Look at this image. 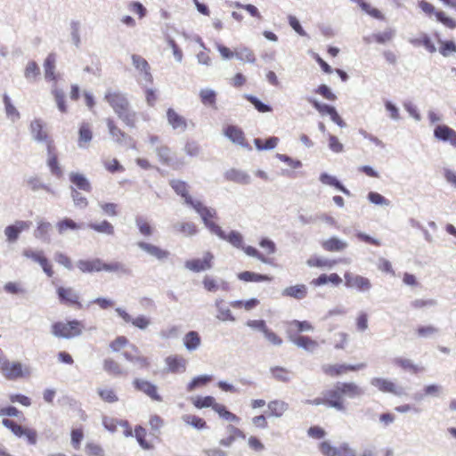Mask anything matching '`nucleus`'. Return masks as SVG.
<instances>
[{
    "instance_id": "1",
    "label": "nucleus",
    "mask_w": 456,
    "mask_h": 456,
    "mask_svg": "<svg viewBox=\"0 0 456 456\" xmlns=\"http://www.w3.org/2000/svg\"><path fill=\"white\" fill-rule=\"evenodd\" d=\"M104 100L126 126L131 128L135 127L137 114L131 108L126 94L120 91L107 90Z\"/></svg>"
},
{
    "instance_id": "2",
    "label": "nucleus",
    "mask_w": 456,
    "mask_h": 456,
    "mask_svg": "<svg viewBox=\"0 0 456 456\" xmlns=\"http://www.w3.org/2000/svg\"><path fill=\"white\" fill-rule=\"evenodd\" d=\"M83 328L82 322L77 320L67 322H56L51 326V333L58 338L70 339L79 337L82 334Z\"/></svg>"
},
{
    "instance_id": "3",
    "label": "nucleus",
    "mask_w": 456,
    "mask_h": 456,
    "mask_svg": "<svg viewBox=\"0 0 456 456\" xmlns=\"http://www.w3.org/2000/svg\"><path fill=\"white\" fill-rule=\"evenodd\" d=\"M29 133L33 141L38 143H45L46 148L49 143L53 144L48 133L45 129V123L41 118H35L29 124Z\"/></svg>"
},
{
    "instance_id": "4",
    "label": "nucleus",
    "mask_w": 456,
    "mask_h": 456,
    "mask_svg": "<svg viewBox=\"0 0 456 456\" xmlns=\"http://www.w3.org/2000/svg\"><path fill=\"white\" fill-rule=\"evenodd\" d=\"M1 370L3 375L9 380H16L29 374L28 368L23 370V366L19 362L5 361L2 363Z\"/></svg>"
},
{
    "instance_id": "5",
    "label": "nucleus",
    "mask_w": 456,
    "mask_h": 456,
    "mask_svg": "<svg viewBox=\"0 0 456 456\" xmlns=\"http://www.w3.org/2000/svg\"><path fill=\"white\" fill-rule=\"evenodd\" d=\"M322 395L325 397L326 406L338 411H346L343 395L338 383L333 388L323 391Z\"/></svg>"
},
{
    "instance_id": "6",
    "label": "nucleus",
    "mask_w": 456,
    "mask_h": 456,
    "mask_svg": "<svg viewBox=\"0 0 456 456\" xmlns=\"http://www.w3.org/2000/svg\"><path fill=\"white\" fill-rule=\"evenodd\" d=\"M214 255L211 252H206L203 257L187 260L184 263V267L193 273H200L210 270L213 267Z\"/></svg>"
},
{
    "instance_id": "7",
    "label": "nucleus",
    "mask_w": 456,
    "mask_h": 456,
    "mask_svg": "<svg viewBox=\"0 0 456 456\" xmlns=\"http://www.w3.org/2000/svg\"><path fill=\"white\" fill-rule=\"evenodd\" d=\"M370 385L377 387L380 392L389 393L396 396H402L406 394L403 387L396 385L387 379L373 378L370 380Z\"/></svg>"
},
{
    "instance_id": "8",
    "label": "nucleus",
    "mask_w": 456,
    "mask_h": 456,
    "mask_svg": "<svg viewBox=\"0 0 456 456\" xmlns=\"http://www.w3.org/2000/svg\"><path fill=\"white\" fill-rule=\"evenodd\" d=\"M345 278V285L349 289H356L361 292H367L371 289L370 281L358 274H353L349 272H346L344 274Z\"/></svg>"
},
{
    "instance_id": "9",
    "label": "nucleus",
    "mask_w": 456,
    "mask_h": 456,
    "mask_svg": "<svg viewBox=\"0 0 456 456\" xmlns=\"http://www.w3.org/2000/svg\"><path fill=\"white\" fill-rule=\"evenodd\" d=\"M159 161L166 166L171 167L173 169H178L183 163L179 164L174 159V153L171 149L165 144H157L154 149Z\"/></svg>"
},
{
    "instance_id": "10",
    "label": "nucleus",
    "mask_w": 456,
    "mask_h": 456,
    "mask_svg": "<svg viewBox=\"0 0 456 456\" xmlns=\"http://www.w3.org/2000/svg\"><path fill=\"white\" fill-rule=\"evenodd\" d=\"M107 126L114 142L118 144H126L132 149H135V142L133 138L118 128L112 119H107Z\"/></svg>"
},
{
    "instance_id": "11",
    "label": "nucleus",
    "mask_w": 456,
    "mask_h": 456,
    "mask_svg": "<svg viewBox=\"0 0 456 456\" xmlns=\"http://www.w3.org/2000/svg\"><path fill=\"white\" fill-rule=\"evenodd\" d=\"M366 367V364L362 362L358 364H324L322 366V371L330 377L339 376L347 370H359Z\"/></svg>"
},
{
    "instance_id": "12",
    "label": "nucleus",
    "mask_w": 456,
    "mask_h": 456,
    "mask_svg": "<svg viewBox=\"0 0 456 456\" xmlns=\"http://www.w3.org/2000/svg\"><path fill=\"white\" fill-rule=\"evenodd\" d=\"M31 224V221L18 220L13 224L7 225L4 231L7 241L10 243L15 242L19 239L20 232L28 230Z\"/></svg>"
},
{
    "instance_id": "13",
    "label": "nucleus",
    "mask_w": 456,
    "mask_h": 456,
    "mask_svg": "<svg viewBox=\"0 0 456 456\" xmlns=\"http://www.w3.org/2000/svg\"><path fill=\"white\" fill-rule=\"evenodd\" d=\"M169 185L183 200V203L191 207L197 200L193 199L189 193V185L186 182L180 179H171Z\"/></svg>"
},
{
    "instance_id": "14",
    "label": "nucleus",
    "mask_w": 456,
    "mask_h": 456,
    "mask_svg": "<svg viewBox=\"0 0 456 456\" xmlns=\"http://www.w3.org/2000/svg\"><path fill=\"white\" fill-rule=\"evenodd\" d=\"M136 245L141 250L161 262L166 261L170 256L168 250L149 242L138 241Z\"/></svg>"
},
{
    "instance_id": "15",
    "label": "nucleus",
    "mask_w": 456,
    "mask_h": 456,
    "mask_svg": "<svg viewBox=\"0 0 456 456\" xmlns=\"http://www.w3.org/2000/svg\"><path fill=\"white\" fill-rule=\"evenodd\" d=\"M134 387L135 389L142 392L146 395H148L151 400L161 402L162 397L158 393V387L153 383L142 379H135L133 381Z\"/></svg>"
},
{
    "instance_id": "16",
    "label": "nucleus",
    "mask_w": 456,
    "mask_h": 456,
    "mask_svg": "<svg viewBox=\"0 0 456 456\" xmlns=\"http://www.w3.org/2000/svg\"><path fill=\"white\" fill-rule=\"evenodd\" d=\"M434 137L456 147V131L446 125H437L434 129Z\"/></svg>"
},
{
    "instance_id": "17",
    "label": "nucleus",
    "mask_w": 456,
    "mask_h": 456,
    "mask_svg": "<svg viewBox=\"0 0 456 456\" xmlns=\"http://www.w3.org/2000/svg\"><path fill=\"white\" fill-rule=\"evenodd\" d=\"M224 135L233 143L242 148L251 150V146L246 142L243 131L236 126L230 125L224 130Z\"/></svg>"
},
{
    "instance_id": "18",
    "label": "nucleus",
    "mask_w": 456,
    "mask_h": 456,
    "mask_svg": "<svg viewBox=\"0 0 456 456\" xmlns=\"http://www.w3.org/2000/svg\"><path fill=\"white\" fill-rule=\"evenodd\" d=\"M167 119L168 125L171 126L174 130H176L179 133H183L187 130L188 122L186 118L178 114L174 109H167Z\"/></svg>"
},
{
    "instance_id": "19",
    "label": "nucleus",
    "mask_w": 456,
    "mask_h": 456,
    "mask_svg": "<svg viewBox=\"0 0 456 456\" xmlns=\"http://www.w3.org/2000/svg\"><path fill=\"white\" fill-rule=\"evenodd\" d=\"M115 311L118 316L124 320L125 322H131L134 326L140 330H145L151 323L150 319L144 315H139L136 318H132V316L121 307H117Z\"/></svg>"
},
{
    "instance_id": "20",
    "label": "nucleus",
    "mask_w": 456,
    "mask_h": 456,
    "mask_svg": "<svg viewBox=\"0 0 456 456\" xmlns=\"http://www.w3.org/2000/svg\"><path fill=\"white\" fill-rule=\"evenodd\" d=\"M203 288L208 292H216L218 289L223 291L230 290V284L223 279H216L209 275H206L202 281Z\"/></svg>"
},
{
    "instance_id": "21",
    "label": "nucleus",
    "mask_w": 456,
    "mask_h": 456,
    "mask_svg": "<svg viewBox=\"0 0 456 456\" xmlns=\"http://www.w3.org/2000/svg\"><path fill=\"white\" fill-rule=\"evenodd\" d=\"M224 177L228 181L242 185H247L251 183L250 175L247 172L240 169L231 168L227 170L224 173Z\"/></svg>"
},
{
    "instance_id": "22",
    "label": "nucleus",
    "mask_w": 456,
    "mask_h": 456,
    "mask_svg": "<svg viewBox=\"0 0 456 456\" xmlns=\"http://www.w3.org/2000/svg\"><path fill=\"white\" fill-rule=\"evenodd\" d=\"M103 263L100 258L92 260H78L77 262V268L82 273H94L103 271Z\"/></svg>"
},
{
    "instance_id": "23",
    "label": "nucleus",
    "mask_w": 456,
    "mask_h": 456,
    "mask_svg": "<svg viewBox=\"0 0 456 456\" xmlns=\"http://www.w3.org/2000/svg\"><path fill=\"white\" fill-rule=\"evenodd\" d=\"M342 395L355 398L364 395V390L354 382H338Z\"/></svg>"
},
{
    "instance_id": "24",
    "label": "nucleus",
    "mask_w": 456,
    "mask_h": 456,
    "mask_svg": "<svg viewBox=\"0 0 456 456\" xmlns=\"http://www.w3.org/2000/svg\"><path fill=\"white\" fill-rule=\"evenodd\" d=\"M168 371L172 373L183 372L186 369V360L178 355L167 356L165 359Z\"/></svg>"
},
{
    "instance_id": "25",
    "label": "nucleus",
    "mask_w": 456,
    "mask_h": 456,
    "mask_svg": "<svg viewBox=\"0 0 456 456\" xmlns=\"http://www.w3.org/2000/svg\"><path fill=\"white\" fill-rule=\"evenodd\" d=\"M191 208L200 215L202 222L211 220L216 217V210L212 208L206 207L200 200H197L191 206Z\"/></svg>"
},
{
    "instance_id": "26",
    "label": "nucleus",
    "mask_w": 456,
    "mask_h": 456,
    "mask_svg": "<svg viewBox=\"0 0 456 456\" xmlns=\"http://www.w3.org/2000/svg\"><path fill=\"white\" fill-rule=\"evenodd\" d=\"M52 228V224L49 222H45L43 219L37 221V226L34 231V237L42 242L50 243L51 238L49 232Z\"/></svg>"
},
{
    "instance_id": "27",
    "label": "nucleus",
    "mask_w": 456,
    "mask_h": 456,
    "mask_svg": "<svg viewBox=\"0 0 456 456\" xmlns=\"http://www.w3.org/2000/svg\"><path fill=\"white\" fill-rule=\"evenodd\" d=\"M322 246L326 251L341 252L348 247V243L338 237H330V239L324 240L322 243Z\"/></svg>"
},
{
    "instance_id": "28",
    "label": "nucleus",
    "mask_w": 456,
    "mask_h": 456,
    "mask_svg": "<svg viewBox=\"0 0 456 456\" xmlns=\"http://www.w3.org/2000/svg\"><path fill=\"white\" fill-rule=\"evenodd\" d=\"M69 181L72 183V186H75L76 189L87 192L92 191V186L89 180L82 174L71 172L69 174Z\"/></svg>"
},
{
    "instance_id": "29",
    "label": "nucleus",
    "mask_w": 456,
    "mask_h": 456,
    "mask_svg": "<svg viewBox=\"0 0 456 456\" xmlns=\"http://www.w3.org/2000/svg\"><path fill=\"white\" fill-rule=\"evenodd\" d=\"M281 295L284 297H293L295 299L300 300L306 297L307 295V288L305 284H297L295 286H289L285 288L281 291Z\"/></svg>"
},
{
    "instance_id": "30",
    "label": "nucleus",
    "mask_w": 456,
    "mask_h": 456,
    "mask_svg": "<svg viewBox=\"0 0 456 456\" xmlns=\"http://www.w3.org/2000/svg\"><path fill=\"white\" fill-rule=\"evenodd\" d=\"M55 62L56 55L53 53H49L44 61L45 78L47 81H56Z\"/></svg>"
},
{
    "instance_id": "31",
    "label": "nucleus",
    "mask_w": 456,
    "mask_h": 456,
    "mask_svg": "<svg viewBox=\"0 0 456 456\" xmlns=\"http://www.w3.org/2000/svg\"><path fill=\"white\" fill-rule=\"evenodd\" d=\"M54 147L51 143H49L47 147V166L49 167L51 173L57 176L61 177L62 175V170L59 166L58 159L56 154L53 152Z\"/></svg>"
},
{
    "instance_id": "32",
    "label": "nucleus",
    "mask_w": 456,
    "mask_h": 456,
    "mask_svg": "<svg viewBox=\"0 0 456 456\" xmlns=\"http://www.w3.org/2000/svg\"><path fill=\"white\" fill-rule=\"evenodd\" d=\"M103 271L108 273H114L118 275H131L132 270L122 262H110L103 263Z\"/></svg>"
},
{
    "instance_id": "33",
    "label": "nucleus",
    "mask_w": 456,
    "mask_h": 456,
    "mask_svg": "<svg viewBox=\"0 0 456 456\" xmlns=\"http://www.w3.org/2000/svg\"><path fill=\"white\" fill-rule=\"evenodd\" d=\"M3 102L4 105L6 118L13 123L18 121L20 118V114L12 104V100L7 94H4Z\"/></svg>"
},
{
    "instance_id": "34",
    "label": "nucleus",
    "mask_w": 456,
    "mask_h": 456,
    "mask_svg": "<svg viewBox=\"0 0 456 456\" xmlns=\"http://www.w3.org/2000/svg\"><path fill=\"white\" fill-rule=\"evenodd\" d=\"M320 182L325 185L332 186L343 192L344 194L349 196L350 191L347 190L338 180L337 177L330 175L327 173H322L319 178Z\"/></svg>"
},
{
    "instance_id": "35",
    "label": "nucleus",
    "mask_w": 456,
    "mask_h": 456,
    "mask_svg": "<svg viewBox=\"0 0 456 456\" xmlns=\"http://www.w3.org/2000/svg\"><path fill=\"white\" fill-rule=\"evenodd\" d=\"M57 293L61 302L81 306L80 303L78 302V295L72 289L60 287L57 289Z\"/></svg>"
},
{
    "instance_id": "36",
    "label": "nucleus",
    "mask_w": 456,
    "mask_h": 456,
    "mask_svg": "<svg viewBox=\"0 0 456 456\" xmlns=\"http://www.w3.org/2000/svg\"><path fill=\"white\" fill-rule=\"evenodd\" d=\"M267 407L271 416L281 418L289 410V403L282 400H273L268 403Z\"/></svg>"
},
{
    "instance_id": "37",
    "label": "nucleus",
    "mask_w": 456,
    "mask_h": 456,
    "mask_svg": "<svg viewBox=\"0 0 456 456\" xmlns=\"http://www.w3.org/2000/svg\"><path fill=\"white\" fill-rule=\"evenodd\" d=\"M93 133L88 123H83L78 130V142L79 148H86L88 143L92 141Z\"/></svg>"
},
{
    "instance_id": "38",
    "label": "nucleus",
    "mask_w": 456,
    "mask_h": 456,
    "mask_svg": "<svg viewBox=\"0 0 456 456\" xmlns=\"http://www.w3.org/2000/svg\"><path fill=\"white\" fill-rule=\"evenodd\" d=\"M201 343V338L197 331L191 330L186 333L183 338V346L190 351L197 350Z\"/></svg>"
},
{
    "instance_id": "39",
    "label": "nucleus",
    "mask_w": 456,
    "mask_h": 456,
    "mask_svg": "<svg viewBox=\"0 0 456 456\" xmlns=\"http://www.w3.org/2000/svg\"><path fill=\"white\" fill-rule=\"evenodd\" d=\"M224 300L221 298H217L215 301V306L218 312V314L216 315V318L223 322L230 321V322H235V318L232 315L231 310L227 306L223 305Z\"/></svg>"
},
{
    "instance_id": "40",
    "label": "nucleus",
    "mask_w": 456,
    "mask_h": 456,
    "mask_svg": "<svg viewBox=\"0 0 456 456\" xmlns=\"http://www.w3.org/2000/svg\"><path fill=\"white\" fill-rule=\"evenodd\" d=\"M103 370L113 376H121L127 374L126 370H123L119 363L111 358H107L103 361Z\"/></svg>"
},
{
    "instance_id": "41",
    "label": "nucleus",
    "mask_w": 456,
    "mask_h": 456,
    "mask_svg": "<svg viewBox=\"0 0 456 456\" xmlns=\"http://www.w3.org/2000/svg\"><path fill=\"white\" fill-rule=\"evenodd\" d=\"M292 342L300 348L308 352H314L318 347V343L306 336H299L292 339Z\"/></svg>"
},
{
    "instance_id": "42",
    "label": "nucleus",
    "mask_w": 456,
    "mask_h": 456,
    "mask_svg": "<svg viewBox=\"0 0 456 456\" xmlns=\"http://www.w3.org/2000/svg\"><path fill=\"white\" fill-rule=\"evenodd\" d=\"M87 226L90 229L105 235L111 236L115 232L114 226L107 220H103L99 224L90 223Z\"/></svg>"
},
{
    "instance_id": "43",
    "label": "nucleus",
    "mask_w": 456,
    "mask_h": 456,
    "mask_svg": "<svg viewBox=\"0 0 456 456\" xmlns=\"http://www.w3.org/2000/svg\"><path fill=\"white\" fill-rule=\"evenodd\" d=\"M173 228L185 236H193L198 232L197 226L192 222L176 223L173 225Z\"/></svg>"
},
{
    "instance_id": "44",
    "label": "nucleus",
    "mask_w": 456,
    "mask_h": 456,
    "mask_svg": "<svg viewBox=\"0 0 456 456\" xmlns=\"http://www.w3.org/2000/svg\"><path fill=\"white\" fill-rule=\"evenodd\" d=\"M394 363L404 370H408L414 374L419 373L423 370L419 365L415 364L411 360L406 358L397 357L394 360Z\"/></svg>"
},
{
    "instance_id": "45",
    "label": "nucleus",
    "mask_w": 456,
    "mask_h": 456,
    "mask_svg": "<svg viewBox=\"0 0 456 456\" xmlns=\"http://www.w3.org/2000/svg\"><path fill=\"white\" fill-rule=\"evenodd\" d=\"M200 98L205 106L215 107L216 102V93L210 88H203L200 91Z\"/></svg>"
},
{
    "instance_id": "46",
    "label": "nucleus",
    "mask_w": 456,
    "mask_h": 456,
    "mask_svg": "<svg viewBox=\"0 0 456 456\" xmlns=\"http://www.w3.org/2000/svg\"><path fill=\"white\" fill-rule=\"evenodd\" d=\"M182 419L183 422L198 430L207 428L206 421L202 418L196 415L185 414L182 416Z\"/></svg>"
},
{
    "instance_id": "47",
    "label": "nucleus",
    "mask_w": 456,
    "mask_h": 456,
    "mask_svg": "<svg viewBox=\"0 0 456 456\" xmlns=\"http://www.w3.org/2000/svg\"><path fill=\"white\" fill-rule=\"evenodd\" d=\"M306 100L322 116L323 115L330 116L331 113L335 110V107L328 105L326 103H322L315 98L307 97Z\"/></svg>"
},
{
    "instance_id": "48",
    "label": "nucleus",
    "mask_w": 456,
    "mask_h": 456,
    "mask_svg": "<svg viewBox=\"0 0 456 456\" xmlns=\"http://www.w3.org/2000/svg\"><path fill=\"white\" fill-rule=\"evenodd\" d=\"M26 183L33 191H37L38 190L42 189L47 192L53 193L52 188L49 185L44 183L37 176H30L27 178Z\"/></svg>"
},
{
    "instance_id": "49",
    "label": "nucleus",
    "mask_w": 456,
    "mask_h": 456,
    "mask_svg": "<svg viewBox=\"0 0 456 456\" xmlns=\"http://www.w3.org/2000/svg\"><path fill=\"white\" fill-rule=\"evenodd\" d=\"M80 28L81 24L79 20H72L69 23V28H70V38L72 44L77 47L79 48L81 45V37H80Z\"/></svg>"
},
{
    "instance_id": "50",
    "label": "nucleus",
    "mask_w": 456,
    "mask_h": 456,
    "mask_svg": "<svg viewBox=\"0 0 456 456\" xmlns=\"http://www.w3.org/2000/svg\"><path fill=\"white\" fill-rule=\"evenodd\" d=\"M235 57L241 61H247L249 63H254L256 61L253 51L245 46L235 49Z\"/></svg>"
},
{
    "instance_id": "51",
    "label": "nucleus",
    "mask_w": 456,
    "mask_h": 456,
    "mask_svg": "<svg viewBox=\"0 0 456 456\" xmlns=\"http://www.w3.org/2000/svg\"><path fill=\"white\" fill-rule=\"evenodd\" d=\"M84 226V224H77L70 218H64L57 223L56 227L60 234L64 233L67 230H78Z\"/></svg>"
},
{
    "instance_id": "52",
    "label": "nucleus",
    "mask_w": 456,
    "mask_h": 456,
    "mask_svg": "<svg viewBox=\"0 0 456 456\" xmlns=\"http://www.w3.org/2000/svg\"><path fill=\"white\" fill-rule=\"evenodd\" d=\"M273 379L281 382L290 381V371L283 367L274 366L270 368Z\"/></svg>"
},
{
    "instance_id": "53",
    "label": "nucleus",
    "mask_w": 456,
    "mask_h": 456,
    "mask_svg": "<svg viewBox=\"0 0 456 456\" xmlns=\"http://www.w3.org/2000/svg\"><path fill=\"white\" fill-rule=\"evenodd\" d=\"M212 375H200L191 379V381L187 385V391L191 392L198 387L206 386L208 382L212 380Z\"/></svg>"
},
{
    "instance_id": "54",
    "label": "nucleus",
    "mask_w": 456,
    "mask_h": 456,
    "mask_svg": "<svg viewBox=\"0 0 456 456\" xmlns=\"http://www.w3.org/2000/svg\"><path fill=\"white\" fill-rule=\"evenodd\" d=\"M40 75V69L36 61H29L25 69L24 77L29 82H35Z\"/></svg>"
},
{
    "instance_id": "55",
    "label": "nucleus",
    "mask_w": 456,
    "mask_h": 456,
    "mask_svg": "<svg viewBox=\"0 0 456 456\" xmlns=\"http://www.w3.org/2000/svg\"><path fill=\"white\" fill-rule=\"evenodd\" d=\"M244 97L255 107L257 111L261 113L271 112L273 110V108L269 104L264 103L257 97L252 94H245Z\"/></svg>"
},
{
    "instance_id": "56",
    "label": "nucleus",
    "mask_w": 456,
    "mask_h": 456,
    "mask_svg": "<svg viewBox=\"0 0 456 456\" xmlns=\"http://www.w3.org/2000/svg\"><path fill=\"white\" fill-rule=\"evenodd\" d=\"M351 1L358 4L359 6L361 7V9L363 12H365L366 13H368L369 15H370L371 17H373L375 19H378V20H383L384 19V16L380 12L379 10L371 7L370 4L364 2L363 0H351Z\"/></svg>"
},
{
    "instance_id": "57",
    "label": "nucleus",
    "mask_w": 456,
    "mask_h": 456,
    "mask_svg": "<svg viewBox=\"0 0 456 456\" xmlns=\"http://www.w3.org/2000/svg\"><path fill=\"white\" fill-rule=\"evenodd\" d=\"M146 429L142 426H135L134 437L136 438L139 445L144 450H151L152 445L145 440Z\"/></svg>"
},
{
    "instance_id": "58",
    "label": "nucleus",
    "mask_w": 456,
    "mask_h": 456,
    "mask_svg": "<svg viewBox=\"0 0 456 456\" xmlns=\"http://www.w3.org/2000/svg\"><path fill=\"white\" fill-rule=\"evenodd\" d=\"M395 36V30L394 28H388L383 32L374 33L372 34L373 39L379 44H386L390 42Z\"/></svg>"
},
{
    "instance_id": "59",
    "label": "nucleus",
    "mask_w": 456,
    "mask_h": 456,
    "mask_svg": "<svg viewBox=\"0 0 456 456\" xmlns=\"http://www.w3.org/2000/svg\"><path fill=\"white\" fill-rule=\"evenodd\" d=\"M367 199L370 203L377 206L388 207L390 205L389 200L376 191H370L367 195Z\"/></svg>"
},
{
    "instance_id": "60",
    "label": "nucleus",
    "mask_w": 456,
    "mask_h": 456,
    "mask_svg": "<svg viewBox=\"0 0 456 456\" xmlns=\"http://www.w3.org/2000/svg\"><path fill=\"white\" fill-rule=\"evenodd\" d=\"M135 224L142 235L151 237L153 234V228L142 217H136Z\"/></svg>"
},
{
    "instance_id": "61",
    "label": "nucleus",
    "mask_w": 456,
    "mask_h": 456,
    "mask_svg": "<svg viewBox=\"0 0 456 456\" xmlns=\"http://www.w3.org/2000/svg\"><path fill=\"white\" fill-rule=\"evenodd\" d=\"M98 395L106 403H113L118 401V395L111 388H99Z\"/></svg>"
},
{
    "instance_id": "62",
    "label": "nucleus",
    "mask_w": 456,
    "mask_h": 456,
    "mask_svg": "<svg viewBox=\"0 0 456 456\" xmlns=\"http://www.w3.org/2000/svg\"><path fill=\"white\" fill-rule=\"evenodd\" d=\"M71 198L76 207L85 208L88 205V201L75 187L70 186Z\"/></svg>"
},
{
    "instance_id": "63",
    "label": "nucleus",
    "mask_w": 456,
    "mask_h": 456,
    "mask_svg": "<svg viewBox=\"0 0 456 456\" xmlns=\"http://www.w3.org/2000/svg\"><path fill=\"white\" fill-rule=\"evenodd\" d=\"M216 403V400L213 396L207 395V396H198L192 401L193 405L198 409L202 408H208V407H213L214 403Z\"/></svg>"
},
{
    "instance_id": "64",
    "label": "nucleus",
    "mask_w": 456,
    "mask_h": 456,
    "mask_svg": "<svg viewBox=\"0 0 456 456\" xmlns=\"http://www.w3.org/2000/svg\"><path fill=\"white\" fill-rule=\"evenodd\" d=\"M320 451L324 456H338V446H333L329 441H323L320 444Z\"/></svg>"
}]
</instances>
